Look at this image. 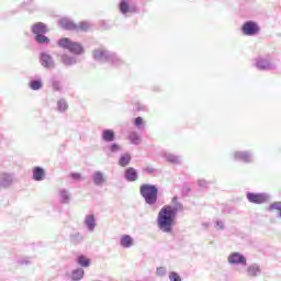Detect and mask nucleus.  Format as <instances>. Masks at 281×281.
I'll return each mask as SVG.
<instances>
[{"mask_svg": "<svg viewBox=\"0 0 281 281\" xmlns=\"http://www.w3.org/2000/svg\"><path fill=\"white\" fill-rule=\"evenodd\" d=\"M59 25L64 30H78V25H76L74 22L66 19L60 20Z\"/></svg>", "mask_w": 281, "mask_h": 281, "instance_id": "9b49d317", "label": "nucleus"}, {"mask_svg": "<svg viewBox=\"0 0 281 281\" xmlns=\"http://www.w3.org/2000/svg\"><path fill=\"white\" fill-rule=\"evenodd\" d=\"M128 1L126 0H122L121 4H120V10L122 12V14H126V12H128Z\"/></svg>", "mask_w": 281, "mask_h": 281, "instance_id": "a878e982", "label": "nucleus"}, {"mask_svg": "<svg viewBox=\"0 0 281 281\" xmlns=\"http://www.w3.org/2000/svg\"><path fill=\"white\" fill-rule=\"evenodd\" d=\"M257 67H258V69H269V64H268V61L260 60L257 63Z\"/></svg>", "mask_w": 281, "mask_h": 281, "instance_id": "7c9ffc66", "label": "nucleus"}, {"mask_svg": "<svg viewBox=\"0 0 281 281\" xmlns=\"http://www.w3.org/2000/svg\"><path fill=\"white\" fill-rule=\"evenodd\" d=\"M103 139L104 142H113L115 139V132L113 130H104Z\"/></svg>", "mask_w": 281, "mask_h": 281, "instance_id": "2eb2a0df", "label": "nucleus"}, {"mask_svg": "<svg viewBox=\"0 0 281 281\" xmlns=\"http://www.w3.org/2000/svg\"><path fill=\"white\" fill-rule=\"evenodd\" d=\"M71 179H75V181H79V179H82V176L80 173H71Z\"/></svg>", "mask_w": 281, "mask_h": 281, "instance_id": "c9c22d12", "label": "nucleus"}, {"mask_svg": "<svg viewBox=\"0 0 281 281\" xmlns=\"http://www.w3.org/2000/svg\"><path fill=\"white\" fill-rule=\"evenodd\" d=\"M32 32L35 35L45 34L47 32V26L43 22H37L32 26Z\"/></svg>", "mask_w": 281, "mask_h": 281, "instance_id": "6e6552de", "label": "nucleus"}, {"mask_svg": "<svg viewBox=\"0 0 281 281\" xmlns=\"http://www.w3.org/2000/svg\"><path fill=\"white\" fill-rule=\"evenodd\" d=\"M134 124L135 126H142V124H144V119H142V116L136 117Z\"/></svg>", "mask_w": 281, "mask_h": 281, "instance_id": "473e14b6", "label": "nucleus"}, {"mask_svg": "<svg viewBox=\"0 0 281 281\" xmlns=\"http://www.w3.org/2000/svg\"><path fill=\"white\" fill-rule=\"evenodd\" d=\"M85 277V270L82 268H79L75 271H72V280L78 281V280H82V278Z\"/></svg>", "mask_w": 281, "mask_h": 281, "instance_id": "f3484780", "label": "nucleus"}, {"mask_svg": "<svg viewBox=\"0 0 281 281\" xmlns=\"http://www.w3.org/2000/svg\"><path fill=\"white\" fill-rule=\"evenodd\" d=\"M93 57L95 60H106L109 56L106 55V50L99 48L93 52Z\"/></svg>", "mask_w": 281, "mask_h": 281, "instance_id": "f8f14e48", "label": "nucleus"}, {"mask_svg": "<svg viewBox=\"0 0 281 281\" xmlns=\"http://www.w3.org/2000/svg\"><path fill=\"white\" fill-rule=\"evenodd\" d=\"M64 63H66V65H69V63H67V59H65V57H64Z\"/></svg>", "mask_w": 281, "mask_h": 281, "instance_id": "58836bf2", "label": "nucleus"}, {"mask_svg": "<svg viewBox=\"0 0 281 281\" xmlns=\"http://www.w3.org/2000/svg\"><path fill=\"white\" fill-rule=\"evenodd\" d=\"M89 30V24L87 22H81L77 29L76 32H87Z\"/></svg>", "mask_w": 281, "mask_h": 281, "instance_id": "bb28decb", "label": "nucleus"}, {"mask_svg": "<svg viewBox=\"0 0 281 281\" xmlns=\"http://www.w3.org/2000/svg\"><path fill=\"white\" fill-rule=\"evenodd\" d=\"M177 210V207L171 205H165L161 207L157 217V224L160 232H165L166 234L172 233V225H175Z\"/></svg>", "mask_w": 281, "mask_h": 281, "instance_id": "f257e3e1", "label": "nucleus"}, {"mask_svg": "<svg viewBox=\"0 0 281 281\" xmlns=\"http://www.w3.org/2000/svg\"><path fill=\"white\" fill-rule=\"evenodd\" d=\"M77 262L80 267H89L91 265V259L85 256H79Z\"/></svg>", "mask_w": 281, "mask_h": 281, "instance_id": "a211bd4d", "label": "nucleus"}, {"mask_svg": "<svg viewBox=\"0 0 281 281\" xmlns=\"http://www.w3.org/2000/svg\"><path fill=\"white\" fill-rule=\"evenodd\" d=\"M156 273H157V276H159V277L166 276V268H165V267L158 268L157 271H156Z\"/></svg>", "mask_w": 281, "mask_h": 281, "instance_id": "2f4dec72", "label": "nucleus"}, {"mask_svg": "<svg viewBox=\"0 0 281 281\" xmlns=\"http://www.w3.org/2000/svg\"><path fill=\"white\" fill-rule=\"evenodd\" d=\"M169 280L170 281H181V277L177 272H170L169 273Z\"/></svg>", "mask_w": 281, "mask_h": 281, "instance_id": "c756f323", "label": "nucleus"}, {"mask_svg": "<svg viewBox=\"0 0 281 281\" xmlns=\"http://www.w3.org/2000/svg\"><path fill=\"white\" fill-rule=\"evenodd\" d=\"M258 273H260V268L258 266H250L248 268V276H250V278H256Z\"/></svg>", "mask_w": 281, "mask_h": 281, "instance_id": "4be33fe9", "label": "nucleus"}, {"mask_svg": "<svg viewBox=\"0 0 281 281\" xmlns=\"http://www.w3.org/2000/svg\"><path fill=\"white\" fill-rule=\"evenodd\" d=\"M30 87L33 91H38V89L43 87V82H41V80H34L30 82Z\"/></svg>", "mask_w": 281, "mask_h": 281, "instance_id": "5701e85b", "label": "nucleus"}, {"mask_svg": "<svg viewBox=\"0 0 281 281\" xmlns=\"http://www.w3.org/2000/svg\"><path fill=\"white\" fill-rule=\"evenodd\" d=\"M130 140L132 142V144H139V142H142V138H139V135H137V133L133 132L130 134Z\"/></svg>", "mask_w": 281, "mask_h": 281, "instance_id": "393cba45", "label": "nucleus"}, {"mask_svg": "<svg viewBox=\"0 0 281 281\" xmlns=\"http://www.w3.org/2000/svg\"><path fill=\"white\" fill-rule=\"evenodd\" d=\"M53 89H54V91H60V89H61L60 83H58V81H54Z\"/></svg>", "mask_w": 281, "mask_h": 281, "instance_id": "f704fd0d", "label": "nucleus"}, {"mask_svg": "<svg viewBox=\"0 0 281 281\" xmlns=\"http://www.w3.org/2000/svg\"><path fill=\"white\" fill-rule=\"evenodd\" d=\"M276 211L281 216V202H274L270 205V212H276Z\"/></svg>", "mask_w": 281, "mask_h": 281, "instance_id": "b1692460", "label": "nucleus"}, {"mask_svg": "<svg viewBox=\"0 0 281 281\" xmlns=\"http://www.w3.org/2000/svg\"><path fill=\"white\" fill-rule=\"evenodd\" d=\"M37 43H49V38L43 34L36 35Z\"/></svg>", "mask_w": 281, "mask_h": 281, "instance_id": "c85d7f7f", "label": "nucleus"}, {"mask_svg": "<svg viewBox=\"0 0 281 281\" xmlns=\"http://www.w3.org/2000/svg\"><path fill=\"white\" fill-rule=\"evenodd\" d=\"M228 262L231 265H238V263H245L247 260L243 257V255L238 252H234L228 257Z\"/></svg>", "mask_w": 281, "mask_h": 281, "instance_id": "423d86ee", "label": "nucleus"}, {"mask_svg": "<svg viewBox=\"0 0 281 281\" xmlns=\"http://www.w3.org/2000/svg\"><path fill=\"white\" fill-rule=\"evenodd\" d=\"M131 164V156L130 154H123L119 160V165L122 168H126V166H128Z\"/></svg>", "mask_w": 281, "mask_h": 281, "instance_id": "dca6fc26", "label": "nucleus"}, {"mask_svg": "<svg viewBox=\"0 0 281 281\" xmlns=\"http://www.w3.org/2000/svg\"><path fill=\"white\" fill-rule=\"evenodd\" d=\"M235 159H238L239 161H250L251 155L247 151H237L235 153Z\"/></svg>", "mask_w": 281, "mask_h": 281, "instance_id": "ddd939ff", "label": "nucleus"}, {"mask_svg": "<svg viewBox=\"0 0 281 281\" xmlns=\"http://www.w3.org/2000/svg\"><path fill=\"white\" fill-rule=\"evenodd\" d=\"M86 225L89 229H93L95 227V217L93 215H88L86 217Z\"/></svg>", "mask_w": 281, "mask_h": 281, "instance_id": "412c9836", "label": "nucleus"}, {"mask_svg": "<svg viewBox=\"0 0 281 281\" xmlns=\"http://www.w3.org/2000/svg\"><path fill=\"white\" fill-rule=\"evenodd\" d=\"M121 246L125 248L133 247V237L130 235H123L121 237Z\"/></svg>", "mask_w": 281, "mask_h": 281, "instance_id": "4468645a", "label": "nucleus"}, {"mask_svg": "<svg viewBox=\"0 0 281 281\" xmlns=\"http://www.w3.org/2000/svg\"><path fill=\"white\" fill-rule=\"evenodd\" d=\"M138 173H137V169L133 168V167H128L127 169H125V179L126 181H137L138 179Z\"/></svg>", "mask_w": 281, "mask_h": 281, "instance_id": "39448f33", "label": "nucleus"}, {"mask_svg": "<svg viewBox=\"0 0 281 281\" xmlns=\"http://www.w3.org/2000/svg\"><path fill=\"white\" fill-rule=\"evenodd\" d=\"M110 150H111V153H117V150H120V145H117V144H112V145L110 146Z\"/></svg>", "mask_w": 281, "mask_h": 281, "instance_id": "72a5a7b5", "label": "nucleus"}, {"mask_svg": "<svg viewBox=\"0 0 281 281\" xmlns=\"http://www.w3.org/2000/svg\"><path fill=\"white\" fill-rule=\"evenodd\" d=\"M241 30L245 36H256V34H259L260 32V26H258V23L254 21H248L244 23Z\"/></svg>", "mask_w": 281, "mask_h": 281, "instance_id": "7ed1b4c3", "label": "nucleus"}, {"mask_svg": "<svg viewBox=\"0 0 281 281\" xmlns=\"http://www.w3.org/2000/svg\"><path fill=\"white\" fill-rule=\"evenodd\" d=\"M57 104H58V111H67V109H69V105L65 100H59Z\"/></svg>", "mask_w": 281, "mask_h": 281, "instance_id": "cd10ccee", "label": "nucleus"}, {"mask_svg": "<svg viewBox=\"0 0 281 281\" xmlns=\"http://www.w3.org/2000/svg\"><path fill=\"white\" fill-rule=\"evenodd\" d=\"M71 41L67 37H63L61 40L58 41V46L63 47L64 49H69L71 46Z\"/></svg>", "mask_w": 281, "mask_h": 281, "instance_id": "6ab92c4d", "label": "nucleus"}, {"mask_svg": "<svg viewBox=\"0 0 281 281\" xmlns=\"http://www.w3.org/2000/svg\"><path fill=\"white\" fill-rule=\"evenodd\" d=\"M33 179L34 181H43L45 179V169L41 167L33 168Z\"/></svg>", "mask_w": 281, "mask_h": 281, "instance_id": "1a4fd4ad", "label": "nucleus"}, {"mask_svg": "<svg viewBox=\"0 0 281 281\" xmlns=\"http://www.w3.org/2000/svg\"><path fill=\"white\" fill-rule=\"evenodd\" d=\"M140 196L145 199V203L148 205H155L157 203V194L159 190L154 184H142L139 188Z\"/></svg>", "mask_w": 281, "mask_h": 281, "instance_id": "f03ea898", "label": "nucleus"}, {"mask_svg": "<svg viewBox=\"0 0 281 281\" xmlns=\"http://www.w3.org/2000/svg\"><path fill=\"white\" fill-rule=\"evenodd\" d=\"M93 181H94L95 186H102V182L104 181V176L102 175V172L97 171L93 175Z\"/></svg>", "mask_w": 281, "mask_h": 281, "instance_id": "aec40b11", "label": "nucleus"}, {"mask_svg": "<svg viewBox=\"0 0 281 281\" xmlns=\"http://www.w3.org/2000/svg\"><path fill=\"white\" fill-rule=\"evenodd\" d=\"M247 199L250 203H256L257 205H260L267 201V196L262 193H248Z\"/></svg>", "mask_w": 281, "mask_h": 281, "instance_id": "20e7f679", "label": "nucleus"}, {"mask_svg": "<svg viewBox=\"0 0 281 281\" xmlns=\"http://www.w3.org/2000/svg\"><path fill=\"white\" fill-rule=\"evenodd\" d=\"M146 171L149 172V173H153V172H155V168H153V167H147V168H146Z\"/></svg>", "mask_w": 281, "mask_h": 281, "instance_id": "e433bc0d", "label": "nucleus"}, {"mask_svg": "<svg viewBox=\"0 0 281 281\" xmlns=\"http://www.w3.org/2000/svg\"><path fill=\"white\" fill-rule=\"evenodd\" d=\"M41 60H42V66L45 67L46 69H52V67H54V60L52 59V56L45 53H42Z\"/></svg>", "mask_w": 281, "mask_h": 281, "instance_id": "0eeeda50", "label": "nucleus"}, {"mask_svg": "<svg viewBox=\"0 0 281 281\" xmlns=\"http://www.w3.org/2000/svg\"><path fill=\"white\" fill-rule=\"evenodd\" d=\"M177 201H178V198L175 196V198L172 199V203H177Z\"/></svg>", "mask_w": 281, "mask_h": 281, "instance_id": "4c0bfd02", "label": "nucleus"}, {"mask_svg": "<svg viewBox=\"0 0 281 281\" xmlns=\"http://www.w3.org/2000/svg\"><path fill=\"white\" fill-rule=\"evenodd\" d=\"M71 54L80 55L85 52V48H82V45L76 42H71L70 47L68 48Z\"/></svg>", "mask_w": 281, "mask_h": 281, "instance_id": "9d476101", "label": "nucleus"}]
</instances>
